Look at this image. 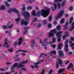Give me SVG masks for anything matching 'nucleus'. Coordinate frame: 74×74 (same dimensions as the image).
Instances as JSON below:
<instances>
[{
  "label": "nucleus",
  "mask_w": 74,
  "mask_h": 74,
  "mask_svg": "<svg viewBox=\"0 0 74 74\" xmlns=\"http://www.w3.org/2000/svg\"><path fill=\"white\" fill-rule=\"evenodd\" d=\"M49 10H50V8H48L46 10L44 9H43L42 10L41 12L40 11H38L37 12V15L38 16V15L41 14L42 15L43 17L46 18L48 15V14H49Z\"/></svg>",
  "instance_id": "nucleus-1"
},
{
  "label": "nucleus",
  "mask_w": 74,
  "mask_h": 74,
  "mask_svg": "<svg viewBox=\"0 0 74 74\" xmlns=\"http://www.w3.org/2000/svg\"><path fill=\"white\" fill-rule=\"evenodd\" d=\"M27 62V60H26L25 62H21L20 63H18L17 62L15 63L14 64V65H13L10 69L11 70H13L15 67H18L17 68L18 69L19 68H21V67H23L24 66V65L22 64V63L23 64H26Z\"/></svg>",
  "instance_id": "nucleus-2"
},
{
  "label": "nucleus",
  "mask_w": 74,
  "mask_h": 74,
  "mask_svg": "<svg viewBox=\"0 0 74 74\" xmlns=\"http://www.w3.org/2000/svg\"><path fill=\"white\" fill-rule=\"evenodd\" d=\"M23 16L24 17H25V20L29 21L30 20V14H29V13L27 12H24L23 13Z\"/></svg>",
  "instance_id": "nucleus-3"
},
{
  "label": "nucleus",
  "mask_w": 74,
  "mask_h": 74,
  "mask_svg": "<svg viewBox=\"0 0 74 74\" xmlns=\"http://www.w3.org/2000/svg\"><path fill=\"white\" fill-rule=\"evenodd\" d=\"M18 40L19 41L18 42H17V41H16L14 43V47L15 48H16V46L18 44V45H21V44H22V42L23 41L22 39V37H21L20 38L18 39Z\"/></svg>",
  "instance_id": "nucleus-4"
},
{
  "label": "nucleus",
  "mask_w": 74,
  "mask_h": 74,
  "mask_svg": "<svg viewBox=\"0 0 74 74\" xmlns=\"http://www.w3.org/2000/svg\"><path fill=\"white\" fill-rule=\"evenodd\" d=\"M12 11H14V12L17 14H18V13H19V12L18 11L17 9L15 8L13 9H12V8L9 9L8 10V12L9 13V14H10Z\"/></svg>",
  "instance_id": "nucleus-5"
},
{
  "label": "nucleus",
  "mask_w": 74,
  "mask_h": 74,
  "mask_svg": "<svg viewBox=\"0 0 74 74\" xmlns=\"http://www.w3.org/2000/svg\"><path fill=\"white\" fill-rule=\"evenodd\" d=\"M50 32H53V33H54L56 34V36H58L59 35V34L63 33V31H60L57 33V31H56V30L55 29H54L52 30H51Z\"/></svg>",
  "instance_id": "nucleus-6"
},
{
  "label": "nucleus",
  "mask_w": 74,
  "mask_h": 74,
  "mask_svg": "<svg viewBox=\"0 0 74 74\" xmlns=\"http://www.w3.org/2000/svg\"><path fill=\"white\" fill-rule=\"evenodd\" d=\"M64 13V10H61L59 14H58V15L56 17V19H58V18H60V17L62 16L63 15V13Z\"/></svg>",
  "instance_id": "nucleus-7"
},
{
  "label": "nucleus",
  "mask_w": 74,
  "mask_h": 74,
  "mask_svg": "<svg viewBox=\"0 0 74 74\" xmlns=\"http://www.w3.org/2000/svg\"><path fill=\"white\" fill-rule=\"evenodd\" d=\"M58 61L56 62V68L57 69H58V67H59V63L60 64V65H61L62 64V60L58 58H57Z\"/></svg>",
  "instance_id": "nucleus-8"
},
{
  "label": "nucleus",
  "mask_w": 74,
  "mask_h": 74,
  "mask_svg": "<svg viewBox=\"0 0 74 74\" xmlns=\"http://www.w3.org/2000/svg\"><path fill=\"white\" fill-rule=\"evenodd\" d=\"M58 52L59 53V57H62L64 56V54L63 53V51L62 50L58 51Z\"/></svg>",
  "instance_id": "nucleus-9"
},
{
  "label": "nucleus",
  "mask_w": 74,
  "mask_h": 74,
  "mask_svg": "<svg viewBox=\"0 0 74 74\" xmlns=\"http://www.w3.org/2000/svg\"><path fill=\"white\" fill-rule=\"evenodd\" d=\"M63 46V44L62 43H60L58 44L57 48L58 49H61Z\"/></svg>",
  "instance_id": "nucleus-10"
},
{
  "label": "nucleus",
  "mask_w": 74,
  "mask_h": 74,
  "mask_svg": "<svg viewBox=\"0 0 74 74\" xmlns=\"http://www.w3.org/2000/svg\"><path fill=\"white\" fill-rule=\"evenodd\" d=\"M68 47H69L68 45L66 44L65 45L64 49L66 52H69V50L68 49Z\"/></svg>",
  "instance_id": "nucleus-11"
},
{
  "label": "nucleus",
  "mask_w": 74,
  "mask_h": 74,
  "mask_svg": "<svg viewBox=\"0 0 74 74\" xmlns=\"http://www.w3.org/2000/svg\"><path fill=\"white\" fill-rule=\"evenodd\" d=\"M54 5L55 7V8H53V6H52L51 7V10L53 11H55V10H56V9L57 8V5H56V4L54 3Z\"/></svg>",
  "instance_id": "nucleus-12"
},
{
  "label": "nucleus",
  "mask_w": 74,
  "mask_h": 74,
  "mask_svg": "<svg viewBox=\"0 0 74 74\" xmlns=\"http://www.w3.org/2000/svg\"><path fill=\"white\" fill-rule=\"evenodd\" d=\"M21 25H25L26 26H27V25L29 24V22L24 21L23 22H22L21 23Z\"/></svg>",
  "instance_id": "nucleus-13"
},
{
  "label": "nucleus",
  "mask_w": 74,
  "mask_h": 74,
  "mask_svg": "<svg viewBox=\"0 0 74 74\" xmlns=\"http://www.w3.org/2000/svg\"><path fill=\"white\" fill-rule=\"evenodd\" d=\"M74 67V65L72 63H70L69 65L67 66V67L69 69H71V68H73Z\"/></svg>",
  "instance_id": "nucleus-14"
},
{
  "label": "nucleus",
  "mask_w": 74,
  "mask_h": 74,
  "mask_svg": "<svg viewBox=\"0 0 74 74\" xmlns=\"http://www.w3.org/2000/svg\"><path fill=\"white\" fill-rule=\"evenodd\" d=\"M7 39L6 38L5 39V42H4V44L5 45H6V47L7 48H10V45H7V44H8V42H7Z\"/></svg>",
  "instance_id": "nucleus-15"
},
{
  "label": "nucleus",
  "mask_w": 74,
  "mask_h": 74,
  "mask_svg": "<svg viewBox=\"0 0 74 74\" xmlns=\"http://www.w3.org/2000/svg\"><path fill=\"white\" fill-rule=\"evenodd\" d=\"M61 36H62V34H60L58 36L57 38L58 42H60V40H61L60 37H61Z\"/></svg>",
  "instance_id": "nucleus-16"
},
{
  "label": "nucleus",
  "mask_w": 74,
  "mask_h": 74,
  "mask_svg": "<svg viewBox=\"0 0 74 74\" xmlns=\"http://www.w3.org/2000/svg\"><path fill=\"white\" fill-rule=\"evenodd\" d=\"M66 3V0H64L61 3V6L62 7H64V6L65 5Z\"/></svg>",
  "instance_id": "nucleus-17"
},
{
  "label": "nucleus",
  "mask_w": 74,
  "mask_h": 74,
  "mask_svg": "<svg viewBox=\"0 0 74 74\" xmlns=\"http://www.w3.org/2000/svg\"><path fill=\"white\" fill-rule=\"evenodd\" d=\"M48 40V38H45L43 40V41L44 42H45L46 43V45H48V43L47 42Z\"/></svg>",
  "instance_id": "nucleus-18"
},
{
  "label": "nucleus",
  "mask_w": 74,
  "mask_h": 74,
  "mask_svg": "<svg viewBox=\"0 0 74 74\" xmlns=\"http://www.w3.org/2000/svg\"><path fill=\"white\" fill-rule=\"evenodd\" d=\"M32 14V15H33L34 16H36V11H35L33 10L31 12Z\"/></svg>",
  "instance_id": "nucleus-19"
},
{
  "label": "nucleus",
  "mask_w": 74,
  "mask_h": 74,
  "mask_svg": "<svg viewBox=\"0 0 74 74\" xmlns=\"http://www.w3.org/2000/svg\"><path fill=\"white\" fill-rule=\"evenodd\" d=\"M4 3H5V5L6 7L10 6V4H8V3L7 1H4Z\"/></svg>",
  "instance_id": "nucleus-20"
},
{
  "label": "nucleus",
  "mask_w": 74,
  "mask_h": 74,
  "mask_svg": "<svg viewBox=\"0 0 74 74\" xmlns=\"http://www.w3.org/2000/svg\"><path fill=\"white\" fill-rule=\"evenodd\" d=\"M49 34V38H50L51 36H54V33L50 32Z\"/></svg>",
  "instance_id": "nucleus-21"
},
{
  "label": "nucleus",
  "mask_w": 74,
  "mask_h": 74,
  "mask_svg": "<svg viewBox=\"0 0 74 74\" xmlns=\"http://www.w3.org/2000/svg\"><path fill=\"white\" fill-rule=\"evenodd\" d=\"M66 69H60V70L58 71V73H61V72H64V71Z\"/></svg>",
  "instance_id": "nucleus-22"
},
{
  "label": "nucleus",
  "mask_w": 74,
  "mask_h": 74,
  "mask_svg": "<svg viewBox=\"0 0 74 74\" xmlns=\"http://www.w3.org/2000/svg\"><path fill=\"white\" fill-rule=\"evenodd\" d=\"M40 43H42V44H41L42 46H45V47H47V45H45V43L42 42V41H41V39H40Z\"/></svg>",
  "instance_id": "nucleus-23"
},
{
  "label": "nucleus",
  "mask_w": 74,
  "mask_h": 74,
  "mask_svg": "<svg viewBox=\"0 0 74 74\" xmlns=\"http://www.w3.org/2000/svg\"><path fill=\"white\" fill-rule=\"evenodd\" d=\"M64 18H63L61 19V20L60 21V23H61V24H63V23H64Z\"/></svg>",
  "instance_id": "nucleus-24"
},
{
  "label": "nucleus",
  "mask_w": 74,
  "mask_h": 74,
  "mask_svg": "<svg viewBox=\"0 0 74 74\" xmlns=\"http://www.w3.org/2000/svg\"><path fill=\"white\" fill-rule=\"evenodd\" d=\"M10 23V24H11V25L8 26V27L9 29H12V26H13V24H11V22H10L9 23Z\"/></svg>",
  "instance_id": "nucleus-25"
},
{
  "label": "nucleus",
  "mask_w": 74,
  "mask_h": 74,
  "mask_svg": "<svg viewBox=\"0 0 74 74\" xmlns=\"http://www.w3.org/2000/svg\"><path fill=\"white\" fill-rule=\"evenodd\" d=\"M56 28L58 30H60V25H58L57 26Z\"/></svg>",
  "instance_id": "nucleus-26"
},
{
  "label": "nucleus",
  "mask_w": 74,
  "mask_h": 74,
  "mask_svg": "<svg viewBox=\"0 0 74 74\" xmlns=\"http://www.w3.org/2000/svg\"><path fill=\"white\" fill-rule=\"evenodd\" d=\"M5 9V7L4 5H2V8H0V10H4Z\"/></svg>",
  "instance_id": "nucleus-27"
},
{
  "label": "nucleus",
  "mask_w": 74,
  "mask_h": 74,
  "mask_svg": "<svg viewBox=\"0 0 74 74\" xmlns=\"http://www.w3.org/2000/svg\"><path fill=\"white\" fill-rule=\"evenodd\" d=\"M47 20H44L43 21V23L44 25H46L47 23Z\"/></svg>",
  "instance_id": "nucleus-28"
},
{
  "label": "nucleus",
  "mask_w": 74,
  "mask_h": 74,
  "mask_svg": "<svg viewBox=\"0 0 74 74\" xmlns=\"http://www.w3.org/2000/svg\"><path fill=\"white\" fill-rule=\"evenodd\" d=\"M2 27L3 29H7V26L6 25H4L2 26Z\"/></svg>",
  "instance_id": "nucleus-29"
},
{
  "label": "nucleus",
  "mask_w": 74,
  "mask_h": 74,
  "mask_svg": "<svg viewBox=\"0 0 74 74\" xmlns=\"http://www.w3.org/2000/svg\"><path fill=\"white\" fill-rule=\"evenodd\" d=\"M55 41H56V39H55V38H53L52 40V43H55Z\"/></svg>",
  "instance_id": "nucleus-30"
},
{
  "label": "nucleus",
  "mask_w": 74,
  "mask_h": 74,
  "mask_svg": "<svg viewBox=\"0 0 74 74\" xmlns=\"http://www.w3.org/2000/svg\"><path fill=\"white\" fill-rule=\"evenodd\" d=\"M19 52H25V53H26V52H27V51L23 50L22 49H19Z\"/></svg>",
  "instance_id": "nucleus-31"
},
{
  "label": "nucleus",
  "mask_w": 74,
  "mask_h": 74,
  "mask_svg": "<svg viewBox=\"0 0 74 74\" xmlns=\"http://www.w3.org/2000/svg\"><path fill=\"white\" fill-rule=\"evenodd\" d=\"M40 62L39 61H38L36 63H34V65H35V66H37V65L38 64H40Z\"/></svg>",
  "instance_id": "nucleus-32"
},
{
  "label": "nucleus",
  "mask_w": 74,
  "mask_h": 74,
  "mask_svg": "<svg viewBox=\"0 0 74 74\" xmlns=\"http://www.w3.org/2000/svg\"><path fill=\"white\" fill-rule=\"evenodd\" d=\"M64 30H66L69 27H67V26H64Z\"/></svg>",
  "instance_id": "nucleus-33"
},
{
  "label": "nucleus",
  "mask_w": 74,
  "mask_h": 74,
  "mask_svg": "<svg viewBox=\"0 0 74 74\" xmlns=\"http://www.w3.org/2000/svg\"><path fill=\"white\" fill-rule=\"evenodd\" d=\"M27 9L28 10H32V7L31 6H28L27 7Z\"/></svg>",
  "instance_id": "nucleus-34"
},
{
  "label": "nucleus",
  "mask_w": 74,
  "mask_h": 74,
  "mask_svg": "<svg viewBox=\"0 0 74 74\" xmlns=\"http://www.w3.org/2000/svg\"><path fill=\"white\" fill-rule=\"evenodd\" d=\"M73 18L72 17L71 18H70V20H69V23L71 24L72 23V21H73Z\"/></svg>",
  "instance_id": "nucleus-35"
},
{
  "label": "nucleus",
  "mask_w": 74,
  "mask_h": 74,
  "mask_svg": "<svg viewBox=\"0 0 74 74\" xmlns=\"http://www.w3.org/2000/svg\"><path fill=\"white\" fill-rule=\"evenodd\" d=\"M48 28H49V29H51V28L52 27V25L51 24H49L48 25Z\"/></svg>",
  "instance_id": "nucleus-36"
},
{
  "label": "nucleus",
  "mask_w": 74,
  "mask_h": 74,
  "mask_svg": "<svg viewBox=\"0 0 74 74\" xmlns=\"http://www.w3.org/2000/svg\"><path fill=\"white\" fill-rule=\"evenodd\" d=\"M73 10V7L72 6L70 7L69 8V11H71Z\"/></svg>",
  "instance_id": "nucleus-37"
},
{
  "label": "nucleus",
  "mask_w": 74,
  "mask_h": 74,
  "mask_svg": "<svg viewBox=\"0 0 74 74\" xmlns=\"http://www.w3.org/2000/svg\"><path fill=\"white\" fill-rule=\"evenodd\" d=\"M70 47H72V49H74V43H72L71 45H70Z\"/></svg>",
  "instance_id": "nucleus-38"
},
{
  "label": "nucleus",
  "mask_w": 74,
  "mask_h": 74,
  "mask_svg": "<svg viewBox=\"0 0 74 74\" xmlns=\"http://www.w3.org/2000/svg\"><path fill=\"white\" fill-rule=\"evenodd\" d=\"M50 53H55V54H56V51L55 50L53 51H51Z\"/></svg>",
  "instance_id": "nucleus-39"
},
{
  "label": "nucleus",
  "mask_w": 74,
  "mask_h": 74,
  "mask_svg": "<svg viewBox=\"0 0 74 74\" xmlns=\"http://www.w3.org/2000/svg\"><path fill=\"white\" fill-rule=\"evenodd\" d=\"M57 6L58 8H60V3H58Z\"/></svg>",
  "instance_id": "nucleus-40"
},
{
  "label": "nucleus",
  "mask_w": 74,
  "mask_h": 74,
  "mask_svg": "<svg viewBox=\"0 0 74 74\" xmlns=\"http://www.w3.org/2000/svg\"><path fill=\"white\" fill-rule=\"evenodd\" d=\"M49 21H51L52 20V16H50L49 18Z\"/></svg>",
  "instance_id": "nucleus-41"
},
{
  "label": "nucleus",
  "mask_w": 74,
  "mask_h": 74,
  "mask_svg": "<svg viewBox=\"0 0 74 74\" xmlns=\"http://www.w3.org/2000/svg\"><path fill=\"white\" fill-rule=\"evenodd\" d=\"M53 72V70H50V71H49V74H51Z\"/></svg>",
  "instance_id": "nucleus-42"
},
{
  "label": "nucleus",
  "mask_w": 74,
  "mask_h": 74,
  "mask_svg": "<svg viewBox=\"0 0 74 74\" xmlns=\"http://www.w3.org/2000/svg\"><path fill=\"white\" fill-rule=\"evenodd\" d=\"M21 19V18H16L15 19V20L16 21H17V22H18V21H19V20Z\"/></svg>",
  "instance_id": "nucleus-43"
},
{
  "label": "nucleus",
  "mask_w": 74,
  "mask_h": 74,
  "mask_svg": "<svg viewBox=\"0 0 74 74\" xmlns=\"http://www.w3.org/2000/svg\"><path fill=\"white\" fill-rule=\"evenodd\" d=\"M20 60H21V58H19V59H16L14 60L16 62H18Z\"/></svg>",
  "instance_id": "nucleus-44"
},
{
  "label": "nucleus",
  "mask_w": 74,
  "mask_h": 74,
  "mask_svg": "<svg viewBox=\"0 0 74 74\" xmlns=\"http://www.w3.org/2000/svg\"><path fill=\"white\" fill-rule=\"evenodd\" d=\"M69 25V21H67L66 23H65V25L64 26H68Z\"/></svg>",
  "instance_id": "nucleus-45"
},
{
  "label": "nucleus",
  "mask_w": 74,
  "mask_h": 74,
  "mask_svg": "<svg viewBox=\"0 0 74 74\" xmlns=\"http://www.w3.org/2000/svg\"><path fill=\"white\" fill-rule=\"evenodd\" d=\"M31 42L32 44H35L36 43V42H35V41H34V40H31Z\"/></svg>",
  "instance_id": "nucleus-46"
},
{
  "label": "nucleus",
  "mask_w": 74,
  "mask_h": 74,
  "mask_svg": "<svg viewBox=\"0 0 74 74\" xmlns=\"http://www.w3.org/2000/svg\"><path fill=\"white\" fill-rule=\"evenodd\" d=\"M66 37L67 36L66 35L64 36L63 37V40H65V39L66 38Z\"/></svg>",
  "instance_id": "nucleus-47"
},
{
  "label": "nucleus",
  "mask_w": 74,
  "mask_h": 74,
  "mask_svg": "<svg viewBox=\"0 0 74 74\" xmlns=\"http://www.w3.org/2000/svg\"><path fill=\"white\" fill-rule=\"evenodd\" d=\"M56 24H57V22L56 21H55L53 22V25L54 26H55Z\"/></svg>",
  "instance_id": "nucleus-48"
},
{
  "label": "nucleus",
  "mask_w": 74,
  "mask_h": 74,
  "mask_svg": "<svg viewBox=\"0 0 74 74\" xmlns=\"http://www.w3.org/2000/svg\"><path fill=\"white\" fill-rule=\"evenodd\" d=\"M63 0H55V2H56V1H58L59 2H61Z\"/></svg>",
  "instance_id": "nucleus-49"
},
{
  "label": "nucleus",
  "mask_w": 74,
  "mask_h": 74,
  "mask_svg": "<svg viewBox=\"0 0 74 74\" xmlns=\"http://www.w3.org/2000/svg\"><path fill=\"white\" fill-rule=\"evenodd\" d=\"M27 34V30H26L24 32V35H25V34Z\"/></svg>",
  "instance_id": "nucleus-50"
},
{
  "label": "nucleus",
  "mask_w": 74,
  "mask_h": 74,
  "mask_svg": "<svg viewBox=\"0 0 74 74\" xmlns=\"http://www.w3.org/2000/svg\"><path fill=\"white\" fill-rule=\"evenodd\" d=\"M44 74V69H42V72L41 74Z\"/></svg>",
  "instance_id": "nucleus-51"
},
{
  "label": "nucleus",
  "mask_w": 74,
  "mask_h": 74,
  "mask_svg": "<svg viewBox=\"0 0 74 74\" xmlns=\"http://www.w3.org/2000/svg\"><path fill=\"white\" fill-rule=\"evenodd\" d=\"M41 24L40 23H39L38 25V27H41Z\"/></svg>",
  "instance_id": "nucleus-52"
},
{
  "label": "nucleus",
  "mask_w": 74,
  "mask_h": 74,
  "mask_svg": "<svg viewBox=\"0 0 74 74\" xmlns=\"http://www.w3.org/2000/svg\"><path fill=\"white\" fill-rule=\"evenodd\" d=\"M0 70L1 71H5V69L3 68H0Z\"/></svg>",
  "instance_id": "nucleus-53"
},
{
  "label": "nucleus",
  "mask_w": 74,
  "mask_h": 74,
  "mask_svg": "<svg viewBox=\"0 0 74 74\" xmlns=\"http://www.w3.org/2000/svg\"><path fill=\"white\" fill-rule=\"evenodd\" d=\"M65 34H66V36H69V33L68 32H65Z\"/></svg>",
  "instance_id": "nucleus-54"
},
{
  "label": "nucleus",
  "mask_w": 74,
  "mask_h": 74,
  "mask_svg": "<svg viewBox=\"0 0 74 74\" xmlns=\"http://www.w3.org/2000/svg\"><path fill=\"white\" fill-rule=\"evenodd\" d=\"M25 8H26L25 7H23L22 8V10L23 11H24L25 10Z\"/></svg>",
  "instance_id": "nucleus-55"
},
{
  "label": "nucleus",
  "mask_w": 74,
  "mask_h": 74,
  "mask_svg": "<svg viewBox=\"0 0 74 74\" xmlns=\"http://www.w3.org/2000/svg\"><path fill=\"white\" fill-rule=\"evenodd\" d=\"M71 40L72 41H74V38L71 37Z\"/></svg>",
  "instance_id": "nucleus-56"
},
{
  "label": "nucleus",
  "mask_w": 74,
  "mask_h": 74,
  "mask_svg": "<svg viewBox=\"0 0 74 74\" xmlns=\"http://www.w3.org/2000/svg\"><path fill=\"white\" fill-rule=\"evenodd\" d=\"M37 20V18H35L33 20L34 22H35V21H36Z\"/></svg>",
  "instance_id": "nucleus-57"
},
{
  "label": "nucleus",
  "mask_w": 74,
  "mask_h": 74,
  "mask_svg": "<svg viewBox=\"0 0 74 74\" xmlns=\"http://www.w3.org/2000/svg\"><path fill=\"white\" fill-rule=\"evenodd\" d=\"M6 65H9V64H11V63L9 62H7L6 63Z\"/></svg>",
  "instance_id": "nucleus-58"
},
{
  "label": "nucleus",
  "mask_w": 74,
  "mask_h": 74,
  "mask_svg": "<svg viewBox=\"0 0 74 74\" xmlns=\"http://www.w3.org/2000/svg\"><path fill=\"white\" fill-rule=\"evenodd\" d=\"M41 55H44L45 56H47V55L44 53H41Z\"/></svg>",
  "instance_id": "nucleus-59"
},
{
  "label": "nucleus",
  "mask_w": 74,
  "mask_h": 74,
  "mask_svg": "<svg viewBox=\"0 0 74 74\" xmlns=\"http://www.w3.org/2000/svg\"><path fill=\"white\" fill-rule=\"evenodd\" d=\"M21 70H26V68H23L21 69Z\"/></svg>",
  "instance_id": "nucleus-60"
},
{
  "label": "nucleus",
  "mask_w": 74,
  "mask_h": 74,
  "mask_svg": "<svg viewBox=\"0 0 74 74\" xmlns=\"http://www.w3.org/2000/svg\"><path fill=\"white\" fill-rule=\"evenodd\" d=\"M31 33L32 34H34V33H35V31H32Z\"/></svg>",
  "instance_id": "nucleus-61"
},
{
  "label": "nucleus",
  "mask_w": 74,
  "mask_h": 74,
  "mask_svg": "<svg viewBox=\"0 0 74 74\" xmlns=\"http://www.w3.org/2000/svg\"><path fill=\"white\" fill-rule=\"evenodd\" d=\"M70 55H71L72 54H73V52H69L68 53Z\"/></svg>",
  "instance_id": "nucleus-62"
},
{
  "label": "nucleus",
  "mask_w": 74,
  "mask_h": 74,
  "mask_svg": "<svg viewBox=\"0 0 74 74\" xmlns=\"http://www.w3.org/2000/svg\"><path fill=\"white\" fill-rule=\"evenodd\" d=\"M5 33H7V34H8L9 33H10V32L7 31H5Z\"/></svg>",
  "instance_id": "nucleus-63"
},
{
  "label": "nucleus",
  "mask_w": 74,
  "mask_h": 74,
  "mask_svg": "<svg viewBox=\"0 0 74 74\" xmlns=\"http://www.w3.org/2000/svg\"><path fill=\"white\" fill-rule=\"evenodd\" d=\"M8 51H10V52H12V49H11L10 50L8 49Z\"/></svg>",
  "instance_id": "nucleus-64"
}]
</instances>
